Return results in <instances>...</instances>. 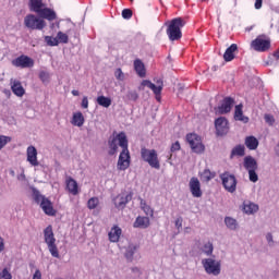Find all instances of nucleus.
I'll return each mask as SVG.
<instances>
[{
  "instance_id": "nucleus-13",
  "label": "nucleus",
  "mask_w": 279,
  "mask_h": 279,
  "mask_svg": "<svg viewBox=\"0 0 279 279\" xmlns=\"http://www.w3.org/2000/svg\"><path fill=\"white\" fill-rule=\"evenodd\" d=\"M12 65L16 66L17 69H32L34 66V59L25 54H21L12 60Z\"/></svg>"
},
{
  "instance_id": "nucleus-18",
  "label": "nucleus",
  "mask_w": 279,
  "mask_h": 279,
  "mask_svg": "<svg viewBox=\"0 0 279 279\" xmlns=\"http://www.w3.org/2000/svg\"><path fill=\"white\" fill-rule=\"evenodd\" d=\"M132 202V193L129 194H120L114 199L116 208H125V206Z\"/></svg>"
},
{
  "instance_id": "nucleus-7",
  "label": "nucleus",
  "mask_w": 279,
  "mask_h": 279,
  "mask_svg": "<svg viewBox=\"0 0 279 279\" xmlns=\"http://www.w3.org/2000/svg\"><path fill=\"white\" fill-rule=\"evenodd\" d=\"M24 25L28 29H37L40 32L47 27V22H45L43 17L40 19L34 14H28L24 17Z\"/></svg>"
},
{
  "instance_id": "nucleus-16",
  "label": "nucleus",
  "mask_w": 279,
  "mask_h": 279,
  "mask_svg": "<svg viewBox=\"0 0 279 279\" xmlns=\"http://www.w3.org/2000/svg\"><path fill=\"white\" fill-rule=\"evenodd\" d=\"M232 106H234V100L232 97L223 98L221 105L218 107L219 114H228L232 110Z\"/></svg>"
},
{
  "instance_id": "nucleus-31",
  "label": "nucleus",
  "mask_w": 279,
  "mask_h": 279,
  "mask_svg": "<svg viewBox=\"0 0 279 279\" xmlns=\"http://www.w3.org/2000/svg\"><path fill=\"white\" fill-rule=\"evenodd\" d=\"M140 206L147 217H154V209L151 206L147 205L145 199L140 198Z\"/></svg>"
},
{
  "instance_id": "nucleus-24",
  "label": "nucleus",
  "mask_w": 279,
  "mask_h": 279,
  "mask_svg": "<svg viewBox=\"0 0 279 279\" xmlns=\"http://www.w3.org/2000/svg\"><path fill=\"white\" fill-rule=\"evenodd\" d=\"M11 90L16 95V97H23V95H25V88H23V84H21V81L14 80L11 83Z\"/></svg>"
},
{
  "instance_id": "nucleus-38",
  "label": "nucleus",
  "mask_w": 279,
  "mask_h": 279,
  "mask_svg": "<svg viewBox=\"0 0 279 279\" xmlns=\"http://www.w3.org/2000/svg\"><path fill=\"white\" fill-rule=\"evenodd\" d=\"M12 142V137L5 136V135H0V151L8 145V143Z\"/></svg>"
},
{
  "instance_id": "nucleus-43",
  "label": "nucleus",
  "mask_w": 279,
  "mask_h": 279,
  "mask_svg": "<svg viewBox=\"0 0 279 279\" xmlns=\"http://www.w3.org/2000/svg\"><path fill=\"white\" fill-rule=\"evenodd\" d=\"M39 80L45 84L49 82V72L41 71L39 72Z\"/></svg>"
},
{
  "instance_id": "nucleus-26",
  "label": "nucleus",
  "mask_w": 279,
  "mask_h": 279,
  "mask_svg": "<svg viewBox=\"0 0 279 279\" xmlns=\"http://www.w3.org/2000/svg\"><path fill=\"white\" fill-rule=\"evenodd\" d=\"M243 211L246 215H254V213H258V205L246 201L243 203Z\"/></svg>"
},
{
  "instance_id": "nucleus-52",
  "label": "nucleus",
  "mask_w": 279,
  "mask_h": 279,
  "mask_svg": "<svg viewBox=\"0 0 279 279\" xmlns=\"http://www.w3.org/2000/svg\"><path fill=\"white\" fill-rule=\"evenodd\" d=\"M33 279H43V274L37 269L33 275Z\"/></svg>"
},
{
  "instance_id": "nucleus-35",
  "label": "nucleus",
  "mask_w": 279,
  "mask_h": 279,
  "mask_svg": "<svg viewBox=\"0 0 279 279\" xmlns=\"http://www.w3.org/2000/svg\"><path fill=\"white\" fill-rule=\"evenodd\" d=\"M45 43H47V45L49 47H58V45H60V41L58 40V37H52V36H46L45 37Z\"/></svg>"
},
{
  "instance_id": "nucleus-34",
  "label": "nucleus",
  "mask_w": 279,
  "mask_h": 279,
  "mask_svg": "<svg viewBox=\"0 0 279 279\" xmlns=\"http://www.w3.org/2000/svg\"><path fill=\"white\" fill-rule=\"evenodd\" d=\"M225 223L227 228H229V230H236V228H239V223L236 222V219L232 217H226Z\"/></svg>"
},
{
  "instance_id": "nucleus-47",
  "label": "nucleus",
  "mask_w": 279,
  "mask_h": 279,
  "mask_svg": "<svg viewBox=\"0 0 279 279\" xmlns=\"http://www.w3.org/2000/svg\"><path fill=\"white\" fill-rule=\"evenodd\" d=\"M248 180L251 182H256L258 180V174L256 173V170L248 171Z\"/></svg>"
},
{
  "instance_id": "nucleus-6",
  "label": "nucleus",
  "mask_w": 279,
  "mask_h": 279,
  "mask_svg": "<svg viewBox=\"0 0 279 279\" xmlns=\"http://www.w3.org/2000/svg\"><path fill=\"white\" fill-rule=\"evenodd\" d=\"M141 156L144 162H147L153 169H160V160L158 159V153L156 149H141Z\"/></svg>"
},
{
  "instance_id": "nucleus-3",
  "label": "nucleus",
  "mask_w": 279,
  "mask_h": 279,
  "mask_svg": "<svg viewBox=\"0 0 279 279\" xmlns=\"http://www.w3.org/2000/svg\"><path fill=\"white\" fill-rule=\"evenodd\" d=\"M33 199L35 204H38L41 210L45 213V215H48V217H56V209L53 208V203L43 195L40 191L36 190V187H33Z\"/></svg>"
},
{
  "instance_id": "nucleus-8",
  "label": "nucleus",
  "mask_w": 279,
  "mask_h": 279,
  "mask_svg": "<svg viewBox=\"0 0 279 279\" xmlns=\"http://www.w3.org/2000/svg\"><path fill=\"white\" fill-rule=\"evenodd\" d=\"M251 47L254 49V51L264 53L265 51H269V49H271V40H269V38H267L265 35H259L251 43Z\"/></svg>"
},
{
  "instance_id": "nucleus-54",
  "label": "nucleus",
  "mask_w": 279,
  "mask_h": 279,
  "mask_svg": "<svg viewBox=\"0 0 279 279\" xmlns=\"http://www.w3.org/2000/svg\"><path fill=\"white\" fill-rule=\"evenodd\" d=\"M182 221H183V220H182V217L177 218V220H175V227L179 228V229L182 228Z\"/></svg>"
},
{
  "instance_id": "nucleus-40",
  "label": "nucleus",
  "mask_w": 279,
  "mask_h": 279,
  "mask_svg": "<svg viewBox=\"0 0 279 279\" xmlns=\"http://www.w3.org/2000/svg\"><path fill=\"white\" fill-rule=\"evenodd\" d=\"M134 16V12H132V9H123L122 10V19L125 21H130Z\"/></svg>"
},
{
  "instance_id": "nucleus-25",
  "label": "nucleus",
  "mask_w": 279,
  "mask_h": 279,
  "mask_svg": "<svg viewBox=\"0 0 279 279\" xmlns=\"http://www.w3.org/2000/svg\"><path fill=\"white\" fill-rule=\"evenodd\" d=\"M134 70L138 77H145L147 75V70H145V63L141 59L134 61Z\"/></svg>"
},
{
  "instance_id": "nucleus-39",
  "label": "nucleus",
  "mask_w": 279,
  "mask_h": 279,
  "mask_svg": "<svg viewBox=\"0 0 279 279\" xmlns=\"http://www.w3.org/2000/svg\"><path fill=\"white\" fill-rule=\"evenodd\" d=\"M57 40H59V43H62L63 45H66L69 43V35L59 32L57 34Z\"/></svg>"
},
{
  "instance_id": "nucleus-1",
  "label": "nucleus",
  "mask_w": 279,
  "mask_h": 279,
  "mask_svg": "<svg viewBox=\"0 0 279 279\" xmlns=\"http://www.w3.org/2000/svg\"><path fill=\"white\" fill-rule=\"evenodd\" d=\"M119 143V145H117ZM119 146L122 148V151L119 155L117 169L118 171H125L130 169V149L128 148V135L124 132L119 133L112 140H109V156H114L117 154Z\"/></svg>"
},
{
  "instance_id": "nucleus-42",
  "label": "nucleus",
  "mask_w": 279,
  "mask_h": 279,
  "mask_svg": "<svg viewBox=\"0 0 279 279\" xmlns=\"http://www.w3.org/2000/svg\"><path fill=\"white\" fill-rule=\"evenodd\" d=\"M114 77L119 81V82H123V80H125V74L123 73V71L121 70V68H118L114 72Z\"/></svg>"
},
{
  "instance_id": "nucleus-22",
  "label": "nucleus",
  "mask_w": 279,
  "mask_h": 279,
  "mask_svg": "<svg viewBox=\"0 0 279 279\" xmlns=\"http://www.w3.org/2000/svg\"><path fill=\"white\" fill-rule=\"evenodd\" d=\"M239 50V46L236 44H232L223 53L225 62H232L234 60V52Z\"/></svg>"
},
{
  "instance_id": "nucleus-12",
  "label": "nucleus",
  "mask_w": 279,
  "mask_h": 279,
  "mask_svg": "<svg viewBox=\"0 0 279 279\" xmlns=\"http://www.w3.org/2000/svg\"><path fill=\"white\" fill-rule=\"evenodd\" d=\"M216 134L218 136H226L230 132V122L225 117L215 120Z\"/></svg>"
},
{
  "instance_id": "nucleus-27",
  "label": "nucleus",
  "mask_w": 279,
  "mask_h": 279,
  "mask_svg": "<svg viewBox=\"0 0 279 279\" xmlns=\"http://www.w3.org/2000/svg\"><path fill=\"white\" fill-rule=\"evenodd\" d=\"M84 114H82V112H75L73 113V117H72V125H76V128H82V125H84Z\"/></svg>"
},
{
  "instance_id": "nucleus-45",
  "label": "nucleus",
  "mask_w": 279,
  "mask_h": 279,
  "mask_svg": "<svg viewBox=\"0 0 279 279\" xmlns=\"http://www.w3.org/2000/svg\"><path fill=\"white\" fill-rule=\"evenodd\" d=\"M0 279H12V274H10L8 268H3V270L0 272Z\"/></svg>"
},
{
  "instance_id": "nucleus-37",
  "label": "nucleus",
  "mask_w": 279,
  "mask_h": 279,
  "mask_svg": "<svg viewBox=\"0 0 279 279\" xmlns=\"http://www.w3.org/2000/svg\"><path fill=\"white\" fill-rule=\"evenodd\" d=\"M134 254H136V246H129L124 256L126 260H132L134 258Z\"/></svg>"
},
{
  "instance_id": "nucleus-56",
  "label": "nucleus",
  "mask_w": 279,
  "mask_h": 279,
  "mask_svg": "<svg viewBox=\"0 0 279 279\" xmlns=\"http://www.w3.org/2000/svg\"><path fill=\"white\" fill-rule=\"evenodd\" d=\"M72 95H73L74 97H80V92H78L77 89H73V90H72Z\"/></svg>"
},
{
  "instance_id": "nucleus-29",
  "label": "nucleus",
  "mask_w": 279,
  "mask_h": 279,
  "mask_svg": "<svg viewBox=\"0 0 279 279\" xmlns=\"http://www.w3.org/2000/svg\"><path fill=\"white\" fill-rule=\"evenodd\" d=\"M156 84L153 83V85H150V90H153L154 95H162V88H165V83L161 78H159L157 80Z\"/></svg>"
},
{
  "instance_id": "nucleus-5",
  "label": "nucleus",
  "mask_w": 279,
  "mask_h": 279,
  "mask_svg": "<svg viewBox=\"0 0 279 279\" xmlns=\"http://www.w3.org/2000/svg\"><path fill=\"white\" fill-rule=\"evenodd\" d=\"M44 241L53 258H60V251L56 244V235L53 234V227L49 225L44 230Z\"/></svg>"
},
{
  "instance_id": "nucleus-11",
  "label": "nucleus",
  "mask_w": 279,
  "mask_h": 279,
  "mask_svg": "<svg viewBox=\"0 0 279 279\" xmlns=\"http://www.w3.org/2000/svg\"><path fill=\"white\" fill-rule=\"evenodd\" d=\"M202 265L206 274H209V275L211 274L213 276H219L221 274V263L213 258L203 259Z\"/></svg>"
},
{
  "instance_id": "nucleus-48",
  "label": "nucleus",
  "mask_w": 279,
  "mask_h": 279,
  "mask_svg": "<svg viewBox=\"0 0 279 279\" xmlns=\"http://www.w3.org/2000/svg\"><path fill=\"white\" fill-rule=\"evenodd\" d=\"M264 119L268 125H274V123H276V119H274V116L271 114H265Z\"/></svg>"
},
{
  "instance_id": "nucleus-36",
  "label": "nucleus",
  "mask_w": 279,
  "mask_h": 279,
  "mask_svg": "<svg viewBox=\"0 0 279 279\" xmlns=\"http://www.w3.org/2000/svg\"><path fill=\"white\" fill-rule=\"evenodd\" d=\"M97 206H99V198L98 197H92V198L88 199L87 208L89 210H95V208H97Z\"/></svg>"
},
{
  "instance_id": "nucleus-46",
  "label": "nucleus",
  "mask_w": 279,
  "mask_h": 279,
  "mask_svg": "<svg viewBox=\"0 0 279 279\" xmlns=\"http://www.w3.org/2000/svg\"><path fill=\"white\" fill-rule=\"evenodd\" d=\"M128 99H130L131 101H136L138 99V93H136V90L129 92Z\"/></svg>"
},
{
  "instance_id": "nucleus-28",
  "label": "nucleus",
  "mask_w": 279,
  "mask_h": 279,
  "mask_svg": "<svg viewBox=\"0 0 279 279\" xmlns=\"http://www.w3.org/2000/svg\"><path fill=\"white\" fill-rule=\"evenodd\" d=\"M245 146L247 149L254 150L258 149V140L255 136H247L245 138Z\"/></svg>"
},
{
  "instance_id": "nucleus-59",
  "label": "nucleus",
  "mask_w": 279,
  "mask_h": 279,
  "mask_svg": "<svg viewBox=\"0 0 279 279\" xmlns=\"http://www.w3.org/2000/svg\"><path fill=\"white\" fill-rule=\"evenodd\" d=\"M131 1V3H134V0H130Z\"/></svg>"
},
{
  "instance_id": "nucleus-14",
  "label": "nucleus",
  "mask_w": 279,
  "mask_h": 279,
  "mask_svg": "<svg viewBox=\"0 0 279 279\" xmlns=\"http://www.w3.org/2000/svg\"><path fill=\"white\" fill-rule=\"evenodd\" d=\"M190 191L193 197H202V183H199V179L196 177L191 178L190 180Z\"/></svg>"
},
{
  "instance_id": "nucleus-53",
  "label": "nucleus",
  "mask_w": 279,
  "mask_h": 279,
  "mask_svg": "<svg viewBox=\"0 0 279 279\" xmlns=\"http://www.w3.org/2000/svg\"><path fill=\"white\" fill-rule=\"evenodd\" d=\"M5 250V242L3 239L0 236V254Z\"/></svg>"
},
{
  "instance_id": "nucleus-41",
  "label": "nucleus",
  "mask_w": 279,
  "mask_h": 279,
  "mask_svg": "<svg viewBox=\"0 0 279 279\" xmlns=\"http://www.w3.org/2000/svg\"><path fill=\"white\" fill-rule=\"evenodd\" d=\"M213 250H214L213 243L207 242V243L204 245L203 252H204V254H206L207 256H210V255L213 254Z\"/></svg>"
},
{
  "instance_id": "nucleus-17",
  "label": "nucleus",
  "mask_w": 279,
  "mask_h": 279,
  "mask_svg": "<svg viewBox=\"0 0 279 279\" xmlns=\"http://www.w3.org/2000/svg\"><path fill=\"white\" fill-rule=\"evenodd\" d=\"M65 186L70 195H80V185L77 184V181H75V179H73L72 177L66 178Z\"/></svg>"
},
{
  "instance_id": "nucleus-30",
  "label": "nucleus",
  "mask_w": 279,
  "mask_h": 279,
  "mask_svg": "<svg viewBox=\"0 0 279 279\" xmlns=\"http://www.w3.org/2000/svg\"><path fill=\"white\" fill-rule=\"evenodd\" d=\"M234 156L243 157L245 156V146L244 145H236L232 148L230 154V159L234 158Z\"/></svg>"
},
{
  "instance_id": "nucleus-32",
  "label": "nucleus",
  "mask_w": 279,
  "mask_h": 279,
  "mask_svg": "<svg viewBox=\"0 0 279 279\" xmlns=\"http://www.w3.org/2000/svg\"><path fill=\"white\" fill-rule=\"evenodd\" d=\"M96 101L98 106H101L102 108H110L112 106V99L110 97L98 96Z\"/></svg>"
},
{
  "instance_id": "nucleus-21",
  "label": "nucleus",
  "mask_w": 279,
  "mask_h": 279,
  "mask_svg": "<svg viewBox=\"0 0 279 279\" xmlns=\"http://www.w3.org/2000/svg\"><path fill=\"white\" fill-rule=\"evenodd\" d=\"M150 223L149 217L138 216L133 223V228L146 230V228H149Z\"/></svg>"
},
{
  "instance_id": "nucleus-20",
  "label": "nucleus",
  "mask_w": 279,
  "mask_h": 279,
  "mask_svg": "<svg viewBox=\"0 0 279 279\" xmlns=\"http://www.w3.org/2000/svg\"><path fill=\"white\" fill-rule=\"evenodd\" d=\"M244 169L246 171H258V162L252 156L244 157Z\"/></svg>"
},
{
  "instance_id": "nucleus-15",
  "label": "nucleus",
  "mask_w": 279,
  "mask_h": 279,
  "mask_svg": "<svg viewBox=\"0 0 279 279\" xmlns=\"http://www.w3.org/2000/svg\"><path fill=\"white\" fill-rule=\"evenodd\" d=\"M27 162L32 165V167H38L40 162H38V150L34 146H28L26 150Z\"/></svg>"
},
{
  "instance_id": "nucleus-44",
  "label": "nucleus",
  "mask_w": 279,
  "mask_h": 279,
  "mask_svg": "<svg viewBox=\"0 0 279 279\" xmlns=\"http://www.w3.org/2000/svg\"><path fill=\"white\" fill-rule=\"evenodd\" d=\"M180 149H182L180 142L177 141V142L172 143V145L170 147L171 154H175V151H180Z\"/></svg>"
},
{
  "instance_id": "nucleus-33",
  "label": "nucleus",
  "mask_w": 279,
  "mask_h": 279,
  "mask_svg": "<svg viewBox=\"0 0 279 279\" xmlns=\"http://www.w3.org/2000/svg\"><path fill=\"white\" fill-rule=\"evenodd\" d=\"M217 175L216 172L210 171V169H205L201 173V180L202 182H210V180H214V178Z\"/></svg>"
},
{
  "instance_id": "nucleus-19",
  "label": "nucleus",
  "mask_w": 279,
  "mask_h": 279,
  "mask_svg": "<svg viewBox=\"0 0 279 279\" xmlns=\"http://www.w3.org/2000/svg\"><path fill=\"white\" fill-rule=\"evenodd\" d=\"M121 234H123V230L117 225H114L110 232L108 233L109 241L111 243H119V240L121 239Z\"/></svg>"
},
{
  "instance_id": "nucleus-57",
  "label": "nucleus",
  "mask_w": 279,
  "mask_h": 279,
  "mask_svg": "<svg viewBox=\"0 0 279 279\" xmlns=\"http://www.w3.org/2000/svg\"><path fill=\"white\" fill-rule=\"evenodd\" d=\"M157 101H160V95H155Z\"/></svg>"
},
{
  "instance_id": "nucleus-9",
  "label": "nucleus",
  "mask_w": 279,
  "mask_h": 279,
  "mask_svg": "<svg viewBox=\"0 0 279 279\" xmlns=\"http://www.w3.org/2000/svg\"><path fill=\"white\" fill-rule=\"evenodd\" d=\"M186 143H189L194 154H204L206 146L202 143V137L195 133H189L186 135Z\"/></svg>"
},
{
  "instance_id": "nucleus-4",
  "label": "nucleus",
  "mask_w": 279,
  "mask_h": 279,
  "mask_svg": "<svg viewBox=\"0 0 279 279\" xmlns=\"http://www.w3.org/2000/svg\"><path fill=\"white\" fill-rule=\"evenodd\" d=\"M186 25V22L182 17L172 19L167 27V36L172 43L182 38V27Z\"/></svg>"
},
{
  "instance_id": "nucleus-2",
  "label": "nucleus",
  "mask_w": 279,
  "mask_h": 279,
  "mask_svg": "<svg viewBox=\"0 0 279 279\" xmlns=\"http://www.w3.org/2000/svg\"><path fill=\"white\" fill-rule=\"evenodd\" d=\"M28 8L31 12H35L40 19H46V21H56L58 15L53 9L47 8V4L43 0H29Z\"/></svg>"
},
{
  "instance_id": "nucleus-23",
  "label": "nucleus",
  "mask_w": 279,
  "mask_h": 279,
  "mask_svg": "<svg viewBox=\"0 0 279 279\" xmlns=\"http://www.w3.org/2000/svg\"><path fill=\"white\" fill-rule=\"evenodd\" d=\"M234 119L235 121H242V123H250V118L243 114V105H236L234 111Z\"/></svg>"
},
{
  "instance_id": "nucleus-49",
  "label": "nucleus",
  "mask_w": 279,
  "mask_h": 279,
  "mask_svg": "<svg viewBox=\"0 0 279 279\" xmlns=\"http://www.w3.org/2000/svg\"><path fill=\"white\" fill-rule=\"evenodd\" d=\"M81 106L84 109L88 108V97H86V96L83 97Z\"/></svg>"
},
{
  "instance_id": "nucleus-50",
  "label": "nucleus",
  "mask_w": 279,
  "mask_h": 279,
  "mask_svg": "<svg viewBox=\"0 0 279 279\" xmlns=\"http://www.w3.org/2000/svg\"><path fill=\"white\" fill-rule=\"evenodd\" d=\"M154 83H151V81L149 80H144L142 81V86H147V88H150L153 86Z\"/></svg>"
},
{
  "instance_id": "nucleus-51",
  "label": "nucleus",
  "mask_w": 279,
  "mask_h": 279,
  "mask_svg": "<svg viewBox=\"0 0 279 279\" xmlns=\"http://www.w3.org/2000/svg\"><path fill=\"white\" fill-rule=\"evenodd\" d=\"M255 10H260L263 8V0H255Z\"/></svg>"
},
{
  "instance_id": "nucleus-60",
  "label": "nucleus",
  "mask_w": 279,
  "mask_h": 279,
  "mask_svg": "<svg viewBox=\"0 0 279 279\" xmlns=\"http://www.w3.org/2000/svg\"><path fill=\"white\" fill-rule=\"evenodd\" d=\"M201 1H206V0H201Z\"/></svg>"
},
{
  "instance_id": "nucleus-55",
  "label": "nucleus",
  "mask_w": 279,
  "mask_h": 279,
  "mask_svg": "<svg viewBox=\"0 0 279 279\" xmlns=\"http://www.w3.org/2000/svg\"><path fill=\"white\" fill-rule=\"evenodd\" d=\"M266 240L268 241V243H274V235H271V233H267Z\"/></svg>"
},
{
  "instance_id": "nucleus-10",
  "label": "nucleus",
  "mask_w": 279,
  "mask_h": 279,
  "mask_svg": "<svg viewBox=\"0 0 279 279\" xmlns=\"http://www.w3.org/2000/svg\"><path fill=\"white\" fill-rule=\"evenodd\" d=\"M220 180L222 182V186L227 193H235L236 192V177L230 172H223L220 174Z\"/></svg>"
},
{
  "instance_id": "nucleus-58",
  "label": "nucleus",
  "mask_w": 279,
  "mask_h": 279,
  "mask_svg": "<svg viewBox=\"0 0 279 279\" xmlns=\"http://www.w3.org/2000/svg\"><path fill=\"white\" fill-rule=\"evenodd\" d=\"M132 270H133V271H138V268H133Z\"/></svg>"
}]
</instances>
